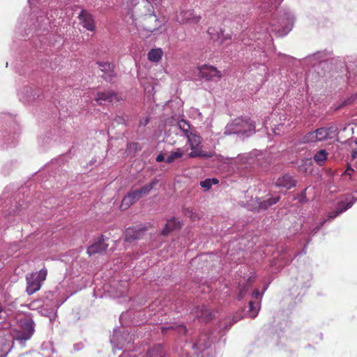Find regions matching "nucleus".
<instances>
[{
    "mask_svg": "<svg viewBox=\"0 0 357 357\" xmlns=\"http://www.w3.org/2000/svg\"><path fill=\"white\" fill-rule=\"evenodd\" d=\"M305 61L315 65L317 63L324 61L327 59V52L325 51L317 52L305 57Z\"/></svg>",
    "mask_w": 357,
    "mask_h": 357,
    "instance_id": "23",
    "label": "nucleus"
},
{
    "mask_svg": "<svg viewBox=\"0 0 357 357\" xmlns=\"http://www.w3.org/2000/svg\"><path fill=\"white\" fill-rule=\"evenodd\" d=\"M80 23L86 30L94 31L96 30V23L91 14L85 10H82L78 16Z\"/></svg>",
    "mask_w": 357,
    "mask_h": 357,
    "instance_id": "15",
    "label": "nucleus"
},
{
    "mask_svg": "<svg viewBox=\"0 0 357 357\" xmlns=\"http://www.w3.org/2000/svg\"><path fill=\"white\" fill-rule=\"evenodd\" d=\"M183 212L185 215L188 218L192 217V215L195 213L192 208H185Z\"/></svg>",
    "mask_w": 357,
    "mask_h": 357,
    "instance_id": "44",
    "label": "nucleus"
},
{
    "mask_svg": "<svg viewBox=\"0 0 357 357\" xmlns=\"http://www.w3.org/2000/svg\"><path fill=\"white\" fill-rule=\"evenodd\" d=\"M43 98H48V96H47V95H44V96H43Z\"/></svg>",
    "mask_w": 357,
    "mask_h": 357,
    "instance_id": "58",
    "label": "nucleus"
},
{
    "mask_svg": "<svg viewBox=\"0 0 357 357\" xmlns=\"http://www.w3.org/2000/svg\"><path fill=\"white\" fill-rule=\"evenodd\" d=\"M303 142L305 143L318 142V139L315 137V130L307 132L303 137Z\"/></svg>",
    "mask_w": 357,
    "mask_h": 357,
    "instance_id": "36",
    "label": "nucleus"
},
{
    "mask_svg": "<svg viewBox=\"0 0 357 357\" xmlns=\"http://www.w3.org/2000/svg\"><path fill=\"white\" fill-rule=\"evenodd\" d=\"M20 330L11 335L10 328H0V357H6L12 348L13 340L23 344L34 333L35 324L31 317H25L19 321Z\"/></svg>",
    "mask_w": 357,
    "mask_h": 357,
    "instance_id": "3",
    "label": "nucleus"
},
{
    "mask_svg": "<svg viewBox=\"0 0 357 357\" xmlns=\"http://www.w3.org/2000/svg\"><path fill=\"white\" fill-rule=\"evenodd\" d=\"M178 126L180 128V130L183 132L185 136H187L188 135L191 133V132H190V126L187 121L184 119L180 120L178 122Z\"/></svg>",
    "mask_w": 357,
    "mask_h": 357,
    "instance_id": "31",
    "label": "nucleus"
},
{
    "mask_svg": "<svg viewBox=\"0 0 357 357\" xmlns=\"http://www.w3.org/2000/svg\"><path fill=\"white\" fill-rule=\"evenodd\" d=\"M355 142L357 144V138L356 139Z\"/></svg>",
    "mask_w": 357,
    "mask_h": 357,
    "instance_id": "59",
    "label": "nucleus"
},
{
    "mask_svg": "<svg viewBox=\"0 0 357 357\" xmlns=\"http://www.w3.org/2000/svg\"><path fill=\"white\" fill-rule=\"evenodd\" d=\"M134 337L132 335L125 329L115 328L110 337V342L114 349L121 350L126 346L133 342Z\"/></svg>",
    "mask_w": 357,
    "mask_h": 357,
    "instance_id": "6",
    "label": "nucleus"
},
{
    "mask_svg": "<svg viewBox=\"0 0 357 357\" xmlns=\"http://www.w3.org/2000/svg\"><path fill=\"white\" fill-rule=\"evenodd\" d=\"M105 240L103 235H101L93 243L87 248V254L91 256L95 254H101L105 252L108 247V245L105 243Z\"/></svg>",
    "mask_w": 357,
    "mask_h": 357,
    "instance_id": "14",
    "label": "nucleus"
},
{
    "mask_svg": "<svg viewBox=\"0 0 357 357\" xmlns=\"http://www.w3.org/2000/svg\"><path fill=\"white\" fill-rule=\"evenodd\" d=\"M267 121H268V120H267V119H266V120L264 121V126L265 128H266Z\"/></svg>",
    "mask_w": 357,
    "mask_h": 357,
    "instance_id": "56",
    "label": "nucleus"
},
{
    "mask_svg": "<svg viewBox=\"0 0 357 357\" xmlns=\"http://www.w3.org/2000/svg\"><path fill=\"white\" fill-rule=\"evenodd\" d=\"M51 141L52 139L50 136H46L40 140V143L43 146H46L47 145L50 144Z\"/></svg>",
    "mask_w": 357,
    "mask_h": 357,
    "instance_id": "42",
    "label": "nucleus"
},
{
    "mask_svg": "<svg viewBox=\"0 0 357 357\" xmlns=\"http://www.w3.org/2000/svg\"><path fill=\"white\" fill-rule=\"evenodd\" d=\"M149 119L148 117L142 118L139 121L140 126H145L148 124Z\"/></svg>",
    "mask_w": 357,
    "mask_h": 357,
    "instance_id": "46",
    "label": "nucleus"
},
{
    "mask_svg": "<svg viewBox=\"0 0 357 357\" xmlns=\"http://www.w3.org/2000/svg\"><path fill=\"white\" fill-rule=\"evenodd\" d=\"M96 63L100 70L103 73L102 78L107 82H112L116 75L114 70V64L107 61H97Z\"/></svg>",
    "mask_w": 357,
    "mask_h": 357,
    "instance_id": "13",
    "label": "nucleus"
},
{
    "mask_svg": "<svg viewBox=\"0 0 357 357\" xmlns=\"http://www.w3.org/2000/svg\"><path fill=\"white\" fill-rule=\"evenodd\" d=\"M20 100L24 103L30 102L35 100H41L40 89L34 91L31 86H26L18 92Z\"/></svg>",
    "mask_w": 357,
    "mask_h": 357,
    "instance_id": "10",
    "label": "nucleus"
},
{
    "mask_svg": "<svg viewBox=\"0 0 357 357\" xmlns=\"http://www.w3.org/2000/svg\"><path fill=\"white\" fill-rule=\"evenodd\" d=\"M201 312H202V316L204 315L206 317V319L207 321L211 319V317H212L211 313L206 308L205 306H202Z\"/></svg>",
    "mask_w": 357,
    "mask_h": 357,
    "instance_id": "41",
    "label": "nucleus"
},
{
    "mask_svg": "<svg viewBox=\"0 0 357 357\" xmlns=\"http://www.w3.org/2000/svg\"><path fill=\"white\" fill-rule=\"evenodd\" d=\"M354 172V169L348 167L347 169L344 172V173L342 174V177L344 180H351L352 172Z\"/></svg>",
    "mask_w": 357,
    "mask_h": 357,
    "instance_id": "40",
    "label": "nucleus"
},
{
    "mask_svg": "<svg viewBox=\"0 0 357 357\" xmlns=\"http://www.w3.org/2000/svg\"><path fill=\"white\" fill-rule=\"evenodd\" d=\"M278 130H279V128L278 127L275 128L273 129V131L275 135H280V132H278Z\"/></svg>",
    "mask_w": 357,
    "mask_h": 357,
    "instance_id": "54",
    "label": "nucleus"
},
{
    "mask_svg": "<svg viewBox=\"0 0 357 357\" xmlns=\"http://www.w3.org/2000/svg\"><path fill=\"white\" fill-rule=\"evenodd\" d=\"M84 348V344L82 342H77L73 345V351H78Z\"/></svg>",
    "mask_w": 357,
    "mask_h": 357,
    "instance_id": "43",
    "label": "nucleus"
},
{
    "mask_svg": "<svg viewBox=\"0 0 357 357\" xmlns=\"http://www.w3.org/2000/svg\"><path fill=\"white\" fill-rule=\"evenodd\" d=\"M327 222L326 219L323 220L319 225H317L315 227L311 229L310 232V236L312 238L315 234H317L319 229L321 228V227ZM311 238L308 239L307 243L310 242Z\"/></svg>",
    "mask_w": 357,
    "mask_h": 357,
    "instance_id": "38",
    "label": "nucleus"
},
{
    "mask_svg": "<svg viewBox=\"0 0 357 357\" xmlns=\"http://www.w3.org/2000/svg\"><path fill=\"white\" fill-rule=\"evenodd\" d=\"M158 183V180L157 178H154L149 183L144 185L139 189L129 191L121 202L120 206L121 209L122 211L128 209L131 205L137 202L142 197L149 194Z\"/></svg>",
    "mask_w": 357,
    "mask_h": 357,
    "instance_id": "5",
    "label": "nucleus"
},
{
    "mask_svg": "<svg viewBox=\"0 0 357 357\" xmlns=\"http://www.w3.org/2000/svg\"><path fill=\"white\" fill-rule=\"evenodd\" d=\"M294 15L289 8H282L278 11L269 23V27L249 35L248 38H243V45L253 48L259 53V62L264 64L267 61L266 46L271 45L272 38L270 32H275L278 36H286L293 28Z\"/></svg>",
    "mask_w": 357,
    "mask_h": 357,
    "instance_id": "1",
    "label": "nucleus"
},
{
    "mask_svg": "<svg viewBox=\"0 0 357 357\" xmlns=\"http://www.w3.org/2000/svg\"><path fill=\"white\" fill-rule=\"evenodd\" d=\"M198 344L200 347H203L204 348H206V347L210 346L211 343H210V342L208 340L207 342H204V343H202V337H200L199 341H198Z\"/></svg>",
    "mask_w": 357,
    "mask_h": 357,
    "instance_id": "45",
    "label": "nucleus"
},
{
    "mask_svg": "<svg viewBox=\"0 0 357 357\" xmlns=\"http://www.w3.org/2000/svg\"><path fill=\"white\" fill-rule=\"evenodd\" d=\"M282 1L283 0H262L259 7L261 11L264 13L272 12L273 10L278 8Z\"/></svg>",
    "mask_w": 357,
    "mask_h": 357,
    "instance_id": "22",
    "label": "nucleus"
},
{
    "mask_svg": "<svg viewBox=\"0 0 357 357\" xmlns=\"http://www.w3.org/2000/svg\"><path fill=\"white\" fill-rule=\"evenodd\" d=\"M40 313L45 317H47L50 318V320L52 321L56 315V309L55 307L52 308H46L42 307L40 310Z\"/></svg>",
    "mask_w": 357,
    "mask_h": 357,
    "instance_id": "32",
    "label": "nucleus"
},
{
    "mask_svg": "<svg viewBox=\"0 0 357 357\" xmlns=\"http://www.w3.org/2000/svg\"><path fill=\"white\" fill-rule=\"evenodd\" d=\"M256 132L255 122L247 116L238 117L228 123L225 128L226 135H236L241 139H245Z\"/></svg>",
    "mask_w": 357,
    "mask_h": 357,
    "instance_id": "4",
    "label": "nucleus"
},
{
    "mask_svg": "<svg viewBox=\"0 0 357 357\" xmlns=\"http://www.w3.org/2000/svg\"><path fill=\"white\" fill-rule=\"evenodd\" d=\"M267 288H268V284L264 287V291L262 293H260L259 289H255L252 294V301H258L260 303L261 298H262V295H263L264 292L267 289Z\"/></svg>",
    "mask_w": 357,
    "mask_h": 357,
    "instance_id": "37",
    "label": "nucleus"
},
{
    "mask_svg": "<svg viewBox=\"0 0 357 357\" xmlns=\"http://www.w3.org/2000/svg\"><path fill=\"white\" fill-rule=\"evenodd\" d=\"M353 100H354L353 98L348 99L347 101H345L344 102V105H348V104H351Z\"/></svg>",
    "mask_w": 357,
    "mask_h": 357,
    "instance_id": "51",
    "label": "nucleus"
},
{
    "mask_svg": "<svg viewBox=\"0 0 357 357\" xmlns=\"http://www.w3.org/2000/svg\"><path fill=\"white\" fill-rule=\"evenodd\" d=\"M146 357H165L162 356V350L160 347H155L149 349L146 354Z\"/></svg>",
    "mask_w": 357,
    "mask_h": 357,
    "instance_id": "33",
    "label": "nucleus"
},
{
    "mask_svg": "<svg viewBox=\"0 0 357 357\" xmlns=\"http://www.w3.org/2000/svg\"><path fill=\"white\" fill-rule=\"evenodd\" d=\"M199 70L200 77L207 81L218 82L221 77L220 71L212 66H202Z\"/></svg>",
    "mask_w": 357,
    "mask_h": 357,
    "instance_id": "11",
    "label": "nucleus"
},
{
    "mask_svg": "<svg viewBox=\"0 0 357 357\" xmlns=\"http://www.w3.org/2000/svg\"><path fill=\"white\" fill-rule=\"evenodd\" d=\"M208 34L211 36V39L218 40L220 38L222 33L213 27H209L208 29Z\"/></svg>",
    "mask_w": 357,
    "mask_h": 357,
    "instance_id": "35",
    "label": "nucleus"
},
{
    "mask_svg": "<svg viewBox=\"0 0 357 357\" xmlns=\"http://www.w3.org/2000/svg\"><path fill=\"white\" fill-rule=\"evenodd\" d=\"M163 52L160 48L152 49L148 53V59L152 62H158Z\"/></svg>",
    "mask_w": 357,
    "mask_h": 357,
    "instance_id": "27",
    "label": "nucleus"
},
{
    "mask_svg": "<svg viewBox=\"0 0 357 357\" xmlns=\"http://www.w3.org/2000/svg\"><path fill=\"white\" fill-rule=\"evenodd\" d=\"M328 153L325 149H320L314 155V162L319 166L323 165L328 159Z\"/></svg>",
    "mask_w": 357,
    "mask_h": 357,
    "instance_id": "26",
    "label": "nucleus"
},
{
    "mask_svg": "<svg viewBox=\"0 0 357 357\" xmlns=\"http://www.w3.org/2000/svg\"><path fill=\"white\" fill-rule=\"evenodd\" d=\"M119 357H138L130 352H123Z\"/></svg>",
    "mask_w": 357,
    "mask_h": 357,
    "instance_id": "47",
    "label": "nucleus"
},
{
    "mask_svg": "<svg viewBox=\"0 0 357 357\" xmlns=\"http://www.w3.org/2000/svg\"><path fill=\"white\" fill-rule=\"evenodd\" d=\"M312 275L310 272H301L296 278V285L304 290L310 287Z\"/></svg>",
    "mask_w": 357,
    "mask_h": 357,
    "instance_id": "20",
    "label": "nucleus"
},
{
    "mask_svg": "<svg viewBox=\"0 0 357 357\" xmlns=\"http://www.w3.org/2000/svg\"><path fill=\"white\" fill-rule=\"evenodd\" d=\"M47 274V269L42 268L38 272L32 273L26 275L27 286L26 291L29 295L33 294L40 289L42 283L46 279Z\"/></svg>",
    "mask_w": 357,
    "mask_h": 357,
    "instance_id": "7",
    "label": "nucleus"
},
{
    "mask_svg": "<svg viewBox=\"0 0 357 357\" xmlns=\"http://www.w3.org/2000/svg\"><path fill=\"white\" fill-rule=\"evenodd\" d=\"M96 102L100 105H104L106 102H119V98L117 93L112 91L98 93L96 98Z\"/></svg>",
    "mask_w": 357,
    "mask_h": 357,
    "instance_id": "19",
    "label": "nucleus"
},
{
    "mask_svg": "<svg viewBox=\"0 0 357 357\" xmlns=\"http://www.w3.org/2000/svg\"><path fill=\"white\" fill-rule=\"evenodd\" d=\"M357 199L351 196L347 197L344 200L340 201L335 207V209L330 212L328 215V220H333L342 213L350 208L356 202Z\"/></svg>",
    "mask_w": 357,
    "mask_h": 357,
    "instance_id": "9",
    "label": "nucleus"
},
{
    "mask_svg": "<svg viewBox=\"0 0 357 357\" xmlns=\"http://www.w3.org/2000/svg\"><path fill=\"white\" fill-rule=\"evenodd\" d=\"M192 221H196L197 220L199 219V215L195 213V215H192V217L190 218Z\"/></svg>",
    "mask_w": 357,
    "mask_h": 357,
    "instance_id": "50",
    "label": "nucleus"
},
{
    "mask_svg": "<svg viewBox=\"0 0 357 357\" xmlns=\"http://www.w3.org/2000/svg\"><path fill=\"white\" fill-rule=\"evenodd\" d=\"M185 137L188 138V142L190 146V148L199 146V144H201V140L200 137L198 135H196L191 132Z\"/></svg>",
    "mask_w": 357,
    "mask_h": 357,
    "instance_id": "29",
    "label": "nucleus"
},
{
    "mask_svg": "<svg viewBox=\"0 0 357 357\" xmlns=\"http://www.w3.org/2000/svg\"><path fill=\"white\" fill-rule=\"evenodd\" d=\"M275 185L278 188L289 190L296 185V180L291 174H284L276 180Z\"/></svg>",
    "mask_w": 357,
    "mask_h": 357,
    "instance_id": "18",
    "label": "nucleus"
},
{
    "mask_svg": "<svg viewBox=\"0 0 357 357\" xmlns=\"http://www.w3.org/2000/svg\"><path fill=\"white\" fill-rule=\"evenodd\" d=\"M200 185L205 190H208L213 185V180L211 178H206L200 182Z\"/></svg>",
    "mask_w": 357,
    "mask_h": 357,
    "instance_id": "39",
    "label": "nucleus"
},
{
    "mask_svg": "<svg viewBox=\"0 0 357 357\" xmlns=\"http://www.w3.org/2000/svg\"><path fill=\"white\" fill-rule=\"evenodd\" d=\"M4 313L2 305L0 303V319L2 317V314Z\"/></svg>",
    "mask_w": 357,
    "mask_h": 357,
    "instance_id": "52",
    "label": "nucleus"
},
{
    "mask_svg": "<svg viewBox=\"0 0 357 357\" xmlns=\"http://www.w3.org/2000/svg\"><path fill=\"white\" fill-rule=\"evenodd\" d=\"M260 310V303L258 301H250L248 304V310L247 311V315L254 319L255 318Z\"/></svg>",
    "mask_w": 357,
    "mask_h": 357,
    "instance_id": "25",
    "label": "nucleus"
},
{
    "mask_svg": "<svg viewBox=\"0 0 357 357\" xmlns=\"http://www.w3.org/2000/svg\"><path fill=\"white\" fill-rule=\"evenodd\" d=\"M352 160L357 162V151H354L351 153Z\"/></svg>",
    "mask_w": 357,
    "mask_h": 357,
    "instance_id": "49",
    "label": "nucleus"
},
{
    "mask_svg": "<svg viewBox=\"0 0 357 357\" xmlns=\"http://www.w3.org/2000/svg\"><path fill=\"white\" fill-rule=\"evenodd\" d=\"M337 135V129L334 127H322L315 130V137L318 142L333 139Z\"/></svg>",
    "mask_w": 357,
    "mask_h": 357,
    "instance_id": "16",
    "label": "nucleus"
},
{
    "mask_svg": "<svg viewBox=\"0 0 357 357\" xmlns=\"http://www.w3.org/2000/svg\"><path fill=\"white\" fill-rule=\"evenodd\" d=\"M280 199V197L279 195L271 196L270 197L264 198V199H257V204L259 208L261 210H266L271 206L275 204Z\"/></svg>",
    "mask_w": 357,
    "mask_h": 357,
    "instance_id": "21",
    "label": "nucleus"
},
{
    "mask_svg": "<svg viewBox=\"0 0 357 357\" xmlns=\"http://www.w3.org/2000/svg\"><path fill=\"white\" fill-rule=\"evenodd\" d=\"M6 123L9 125L10 127H13L15 129L13 135L4 136L5 143L6 144V148L15 146L17 144V137L15 135H18V132L16 130L15 127L17 126L15 119L11 114L0 112V124Z\"/></svg>",
    "mask_w": 357,
    "mask_h": 357,
    "instance_id": "8",
    "label": "nucleus"
},
{
    "mask_svg": "<svg viewBox=\"0 0 357 357\" xmlns=\"http://www.w3.org/2000/svg\"><path fill=\"white\" fill-rule=\"evenodd\" d=\"M191 152L188 154L190 158H197V157H203V158H211L212 157V153H204L199 146H195V148H191Z\"/></svg>",
    "mask_w": 357,
    "mask_h": 357,
    "instance_id": "28",
    "label": "nucleus"
},
{
    "mask_svg": "<svg viewBox=\"0 0 357 357\" xmlns=\"http://www.w3.org/2000/svg\"><path fill=\"white\" fill-rule=\"evenodd\" d=\"M56 0H28L31 10L29 18L26 22V34L34 32L37 36L40 31H48L51 23L54 20L52 13L49 14L47 10V6L51 8L54 6Z\"/></svg>",
    "mask_w": 357,
    "mask_h": 357,
    "instance_id": "2",
    "label": "nucleus"
},
{
    "mask_svg": "<svg viewBox=\"0 0 357 357\" xmlns=\"http://www.w3.org/2000/svg\"><path fill=\"white\" fill-rule=\"evenodd\" d=\"M201 19L199 15H195L193 10H183L176 14V20L180 24L197 23Z\"/></svg>",
    "mask_w": 357,
    "mask_h": 357,
    "instance_id": "12",
    "label": "nucleus"
},
{
    "mask_svg": "<svg viewBox=\"0 0 357 357\" xmlns=\"http://www.w3.org/2000/svg\"><path fill=\"white\" fill-rule=\"evenodd\" d=\"M211 180H213V185L218 183V180L217 178H211Z\"/></svg>",
    "mask_w": 357,
    "mask_h": 357,
    "instance_id": "55",
    "label": "nucleus"
},
{
    "mask_svg": "<svg viewBox=\"0 0 357 357\" xmlns=\"http://www.w3.org/2000/svg\"><path fill=\"white\" fill-rule=\"evenodd\" d=\"M179 328H181L180 332H183L184 333H186V328L185 326H179Z\"/></svg>",
    "mask_w": 357,
    "mask_h": 357,
    "instance_id": "53",
    "label": "nucleus"
},
{
    "mask_svg": "<svg viewBox=\"0 0 357 357\" xmlns=\"http://www.w3.org/2000/svg\"><path fill=\"white\" fill-rule=\"evenodd\" d=\"M181 227V222L176 218L168 220L161 231L163 236H167L171 231Z\"/></svg>",
    "mask_w": 357,
    "mask_h": 357,
    "instance_id": "24",
    "label": "nucleus"
},
{
    "mask_svg": "<svg viewBox=\"0 0 357 357\" xmlns=\"http://www.w3.org/2000/svg\"><path fill=\"white\" fill-rule=\"evenodd\" d=\"M156 161L158 162H161L162 161H165V158L162 153H160L156 157Z\"/></svg>",
    "mask_w": 357,
    "mask_h": 357,
    "instance_id": "48",
    "label": "nucleus"
},
{
    "mask_svg": "<svg viewBox=\"0 0 357 357\" xmlns=\"http://www.w3.org/2000/svg\"><path fill=\"white\" fill-rule=\"evenodd\" d=\"M183 155V152L178 149L175 151H172L166 158L165 162L167 163H172L176 159L181 158Z\"/></svg>",
    "mask_w": 357,
    "mask_h": 357,
    "instance_id": "30",
    "label": "nucleus"
},
{
    "mask_svg": "<svg viewBox=\"0 0 357 357\" xmlns=\"http://www.w3.org/2000/svg\"><path fill=\"white\" fill-rule=\"evenodd\" d=\"M61 305V304H57V305H55V307L58 308Z\"/></svg>",
    "mask_w": 357,
    "mask_h": 357,
    "instance_id": "57",
    "label": "nucleus"
},
{
    "mask_svg": "<svg viewBox=\"0 0 357 357\" xmlns=\"http://www.w3.org/2000/svg\"><path fill=\"white\" fill-rule=\"evenodd\" d=\"M145 231L146 228L142 226L129 227L126 230L125 241L131 243L137 239H139L144 236Z\"/></svg>",
    "mask_w": 357,
    "mask_h": 357,
    "instance_id": "17",
    "label": "nucleus"
},
{
    "mask_svg": "<svg viewBox=\"0 0 357 357\" xmlns=\"http://www.w3.org/2000/svg\"><path fill=\"white\" fill-rule=\"evenodd\" d=\"M279 260L281 261L284 265H287L291 262L293 257L291 254L287 250H284L282 254L280 255Z\"/></svg>",
    "mask_w": 357,
    "mask_h": 357,
    "instance_id": "34",
    "label": "nucleus"
}]
</instances>
